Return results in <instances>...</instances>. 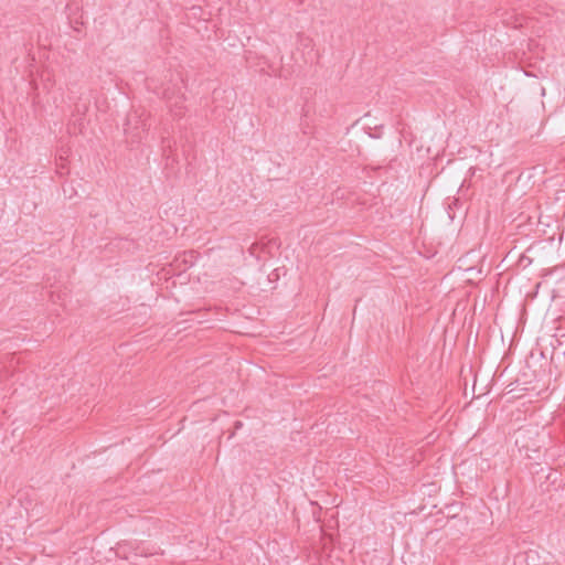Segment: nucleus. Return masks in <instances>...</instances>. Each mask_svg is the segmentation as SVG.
<instances>
[{
    "label": "nucleus",
    "mask_w": 565,
    "mask_h": 565,
    "mask_svg": "<svg viewBox=\"0 0 565 565\" xmlns=\"http://www.w3.org/2000/svg\"><path fill=\"white\" fill-rule=\"evenodd\" d=\"M124 130L131 142H139L142 139V134L147 130L146 119H142L141 115L135 110L128 115Z\"/></svg>",
    "instance_id": "f257e3e1"
},
{
    "label": "nucleus",
    "mask_w": 565,
    "mask_h": 565,
    "mask_svg": "<svg viewBox=\"0 0 565 565\" xmlns=\"http://www.w3.org/2000/svg\"><path fill=\"white\" fill-rule=\"evenodd\" d=\"M163 97L167 99L169 110L174 117L180 118L184 115L183 95L177 94L174 88L167 87L163 90Z\"/></svg>",
    "instance_id": "f03ea898"
},
{
    "label": "nucleus",
    "mask_w": 565,
    "mask_h": 565,
    "mask_svg": "<svg viewBox=\"0 0 565 565\" xmlns=\"http://www.w3.org/2000/svg\"><path fill=\"white\" fill-rule=\"evenodd\" d=\"M532 430L531 429H525V428H521L519 430V434L522 435L524 437L525 434H530Z\"/></svg>",
    "instance_id": "7ed1b4c3"
}]
</instances>
